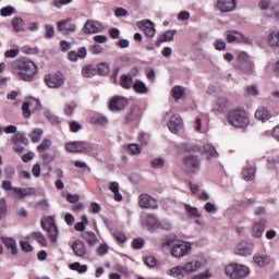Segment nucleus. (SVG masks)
Masks as SVG:
<instances>
[{"label":"nucleus","instance_id":"0eeeda50","mask_svg":"<svg viewBox=\"0 0 279 279\" xmlns=\"http://www.w3.org/2000/svg\"><path fill=\"white\" fill-rule=\"evenodd\" d=\"M66 82V77L62 72H57L53 74H46L45 75V83L49 88H62Z\"/></svg>","mask_w":279,"mask_h":279},{"label":"nucleus","instance_id":"09e8293b","mask_svg":"<svg viewBox=\"0 0 279 279\" xmlns=\"http://www.w3.org/2000/svg\"><path fill=\"white\" fill-rule=\"evenodd\" d=\"M77 108V105L74 101L68 102L64 106V114L66 117H72L73 112L75 111V109Z\"/></svg>","mask_w":279,"mask_h":279},{"label":"nucleus","instance_id":"a18cd8bd","mask_svg":"<svg viewBox=\"0 0 279 279\" xmlns=\"http://www.w3.org/2000/svg\"><path fill=\"white\" fill-rule=\"evenodd\" d=\"M83 238L85 239L86 243L90 245L92 247L94 245H97V235L94 232H85Z\"/></svg>","mask_w":279,"mask_h":279},{"label":"nucleus","instance_id":"72a5a7b5","mask_svg":"<svg viewBox=\"0 0 279 279\" xmlns=\"http://www.w3.org/2000/svg\"><path fill=\"white\" fill-rule=\"evenodd\" d=\"M202 151H204V154H207V160H210V158H217L219 156V153H217L215 146L210 144H205L202 148Z\"/></svg>","mask_w":279,"mask_h":279},{"label":"nucleus","instance_id":"58836bf2","mask_svg":"<svg viewBox=\"0 0 279 279\" xmlns=\"http://www.w3.org/2000/svg\"><path fill=\"white\" fill-rule=\"evenodd\" d=\"M175 37V31H167L159 37V43H157V46L160 47L161 43H169L173 40Z\"/></svg>","mask_w":279,"mask_h":279},{"label":"nucleus","instance_id":"a211bd4d","mask_svg":"<svg viewBox=\"0 0 279 279\" xmlns=\"http://www.w3.org/2000/svg\"><path fill=\"white\" fill-rule=\"evenodd\" d=\"M143 226H146L148 230H159L160 229V221L156 216L148 214L144 218H142Z\"/></svg>","mask_w":279,"mask_h":279},{"label":"nucleus","instance_id":"e433bc0d","mask_svg":"<svg viewBox=\"0 0 279 279\" xmlns=\"http://www.w3.org/2000/svg\"><path fill=\"white\" fill-rule=\"evenodd\" d=\"M29 239H34V241H37V243H39L41 247H47V238L40 232L31 233Z\"/></svg>","mask_w":279,"mask_h":279},{"label":"nucleus","instance_id":"f704fd0d","mask_svg":"<svg viewBox=\"0 0 279 279\" xmlns=\"http://www.w3.org/2000/svg\"><path fill=\"white\" fill-rule=\"evenodd\" d=\"M255 173H256V168H254V166H248V167L243 168L242 178H243V180L252 181V180H254Z\"/></svg>","mask_w":279,"mask_h":279},{"label":"nucleus","instance_id":"4be33fe9","mask_svg":"<svg viewBox=\"0 0 279 279\" xmlns=\"http://www.w3.org/2000/svg\"><path fill=\"white\" fill-rule=\"evenodd\" d=\"M253 260L257 267H268V265H271V256L264 253H256L253 256Z\"/></svg>","mask_w":279,"mask_h":279},{"label":"nucleus","instance_id":"ea45409f","mask_svg":"<svg viewBox=\"0 0 279 279\" xmlns=\"http://www.w3.org/2000/svg\"><path fill=\"white\" fill-rule=\"evenodd\" d=\"M184 95H186V90L184 89V87L177 85L172 88V97L173 99H175V101L182 99Z\"/></svg>","mask_w":279,"mask_h":279},{"label":"nucleus","instance_id":"a878e982","mask_svg":"<svg viewBox=\"0 0 279 279\" xmlns=\"http://www.w3.org/2000/svg\"><path fill=\"white\" fill-rule=\"evenodd\" d=\"M133 90L137 93L138 95H147L149 93V87H147V84L141 80H136L133 83Z\"/></svg>","mask_w":279,"mask_h":279},{"label":"nucleus","instance_id":"c756f323","mask_svg":"<svg viewBox=\"0 0 279 279\" xmlns=\"http://www.w3.org/2000/svg\"><path fill=\"white\" fill-rule=\"evenodd\" d=\"M269 47L275 49H279V31H272L267 36Z\"/></svg>","mask_w":279,"mask_h":279},{"label":"nucleus","instance_id":"bb28decb","mask_svg":"<svg viewBox=\"0 0 279 279\" xmlns=\"http://www.w3.org/2000/svg\"><path fill=\"white\" fill-rule=\"evenodd\" d=\"M201 268L202 262L199 260H191L183 266V269H185V274H195V271H197Z\"/></svg>","mask_w":279,"mask_h":279},{"label":"nucleus","instance_id":"aec40b11","mask_svg":"<svg viewBox=\"0 0 279 279\" xmlns=\"http://www.w3.org/2000/svg\"><path fill=\"white\" fill-rule=\"evenodd\" d=\"M13 193L17 199H25V197H29L36 194L35 187H13Z\"/></svg>","mask_w":279,"mask_h":279},{"label":"nucleus","instance_id":"9d476101","mask_svg":"<svg viewBox=\"0 0 279 279\" xmlns=\"http://www.w3.org/2000/svg\"><path fill=\"white\" fill-rule=\"evenodd\" d=\"M38 108H40V101L38 99H31L25 101L22 105L23 117L25 119H29V117H32L33 110H38Z\"/></svg>","mask_w":279,"mask_h":279},{"label":"nucleus","instance_id":"49530a36","mask_svg":"<svg viewBox=\"0 0 279 279\" xmlns=\"http://www.w3.org/2000/svg\"><path fill=\"white\" fill-rule=\"evenodd\" d=\"M239 69L245 75H252V73H254V61H251L244 65H240Z\"/></svg>","mask_w":279,"mask_h":279},{"label":"nucleus","instance_id":"37998d69","mask_svg":"<svg viewBox=\"0 0 279 279\" xmlns=\"http://www.w3.org/2000/svg\"><path fill=\"white\" fill-rule=\"evenodd\" d=\"M132 76L130 75H122L120 78V85L122 88H125V90H130V88H132Z\"/></svg>","mask_w":279,"mask_h":279},{"label":"nucleus","instance_id":"2f4dec72","mask_svg":"<svg viewBox=\"0 0 279 279\" xmlns=\"http://www.w3.org/2000/svg\"><path fill=\"white\" fill-rule=\"evenodd\" d=\"M185 274H186V270L184 269V266L173 267L168 272L169 276H172V278H177V279H183Z\"/></svg>","mask_w":279,"mask_h":279},{"label":"nucleus","instance_id":"603ef678","mask_svg":"<svg viewBox=\"0 0 279 279\" xmlns=\"http://www.w3.org/2000/svg\"><path fill=\"white\" fill-rule=\"evenodd\" d=\"M8 217V204H5V199H0V220L5 219Z\"/></svg>","mask_w":279,"mask_h":279},{"label":"nucleus","instance_id":"de8ad7c7","mask_svg":"<svg viewBox=\"0 0 279 279\" xmlns=\"http://www.w3.org/2000/svg\"><path fill=\"white\" fill-rule=\"evenodd\" d=\"M98 75H108L110 73V65L107 62H101L97 65Z\"/></svg>","mask_w":279,"mask_h":279},{"label":"nucleus","instance_id":"c9c22d12","mask_svg":"<svg viewBox=\"0 0 279 279\" xmlns=\"http://www.w3.org/2000/svg\"><path fill=\"white\" fill-rule=\"evenodd\" d=\"M82 75L83 77H95L97 75V68L95 65H84L82 69Z\"/></svg>","mask_w":279,"mask_h":279},{"label":"nucleus","instance_id":"13d9d810","mask_svg":"<svg viewBox=\"0 0 279 279\" xmlns=\"http://www.w3.org/2000/svg\"><path fill=\"white\" fill-rule=\"evenodd\" d=\"M15 10L13 7H4L0 10V16H12L14 14Z\"/></svg>","mask_w":279,"mask_h":279},{"label":"nucleus","instance_id":"f8f14e48","mask_svg":"<svg viewBox=\"0 0 279 279\" xmlns=\"http://www.w3.org/2000/svg\"><path fill=\"white\" fill-rule=\"evenodd\" d=\"M168 128L172 134H178L184 128V121L179 114H173L168 122Z\"/></svg>","mask_w":279,"mask_h":279},{"label":"nucleus","instance_id":"4c0bfd02","mask_svg":"<svg viewBox=\"0 0 279 279\" xmlns=\"http://www.w3.org/2000/svg\"><path fill=\"white\" fill-rule=\"evenodd\" d=\"M11 25H12L14 32H24V29H25V22H23V19H21V17H14L11 21Z\"/></svg>","mask_w":279,"mask_h":279},{"label":"nucleus","instance_id":"f3484780","mask_svg":"<svg viewBox=\"0 0 279 279\" xmlns=\"http://www.w3.org/2000/svg\"><path fill=\"white\" fill-rule=\"evenodd\" d=\"M128 106V99L125 97L121 96H114L111 98L109 102V109H111L113 112H117L119 110H123Z\"/></svg>","mask_w":279,"mask_h":279},{"label":"nucleus","instance_id":"7ed1b4c3","mask_svg":"<svg viewBox=\"0 0 279 279\" xmlns=\"http://www.w3.org/2000/svg\"><path fill=\"white\" fill-rule=\"evenodd\" d=\"M229 123L233 128H247L250 125V114L244 109H234L229 112Z\"/></svg>","mask_w":279,"mask_h":279},{"label":"nucleus","instance_id":"ddd939ff","mask_svg":"<svg viewBox=\"0 0 279 279\" xmlns=\"http://www.w3.org/2000/svg\"><path fill=\"white\" fill-rule=\"evenodd\" d=\"M57 29L64 36H69V34H73V32H75L76 26L71 23V20H63L57 23Z\"/></svg>","mask_w":279,"mask_h":279},{"label":"nucleus","instance_id":"20e7f679","mask_svg":"<svg viewBox=\"0 0 279 279\" xmlns=\"http://www.w3.org/2000/svg\"><path fill=\"white\" fill-rule=\"evenodd\" d=\"M225 272L229 278L243 279L250 276V267L241 264H231L225 268Z\"/></svg>","mask_w":279,"mask_h":279},{"label":"nucleus","instance_id":"412c9836","mask_svg":"<svg viewBox=\"0 0 279 279\" xmlns=\"http://www.w3.org/2000/svg\"><path fill=\"white\" fill-rule=\"evenodd\" d=\"M137 27L144 31L148 38H154L156 36V28H154V23L148 20L137 22Z\"/></svg>","mask_w":279,"mask_h":279},{"label":"nucleus","instance_id":"a19ab883","mask_svg":"<svg viewBox=\"0 0 279 279\" xmlns=\"http://www.w3.org/2000/svg\"><path fill=\"white\" fill-rule=\"evenodd\" d=\"M44 117L49 121L52 125H60V118L49 110H45Z\"/></svg>","mask_w":279,"mask_h":279},{"label":"nucleus","instance_id":"9b49d317","mask_svg":"<svg viewBox=\"0 0 279 279\" xmlns=\"http://www.w3.org/2000/svg\"><path fill=\"white\" fill-rule=\"evenodd\" d=\"M258 8L264 12V16H266V19H274L276 4H271V0H260Z\"/></svg>","mask_w":279,"mask_h":279},{"label":"nucleus","instance_id":"052dcab7","mask_svg":"<svg viewBox=\"0 0 279 279\" xmlns=\"http://www.w3.org/2000/svg\"><path fill=\"white\" fill-rule=\"evenodd\" d=\"M19 53H21V49L19 48L7 50L4 52V58H19Z\"/></svg>","mask_w":279,"mask_h":279},{"label":"nucleus","instance_id":"c03bdc74","mask_svg":"<svg viewBox=\"0 0 279 279\" xmlns=\"http://www.w3.org/2000/svg\"><path fill=\"white\" fill-rule=\"evenodd\" d=\"M70 269H72V271H77L78 274H86L88 271V266L75 262L70 265Z\"/></svg>","mask_w":279,"mask_h":279},{"label":"nucleus","instance_id":"5701e85b","mask_svg":"<svg viewBox=\"0 0 279 279\" xmlns=\"http://www.w3.org/2000/svg\"><path fill=\"white\" fill-rule=\"evenodd\" d=\"M230 106V101L226 97H218L213 106L215 112H225Z\"/></svg>","mask_w":279,"mask_h":279},{"label":"nucleus","instance_id":"774afa93","mask_svg":"<svg viewBox=\"0 0 279 279\" xmlns=\"http://www.w3.org/2000/svg\"><path fill=\"white\" fill-rule=\"evenodd\" d=\"M206 213H217V205L210 202H207L204 206Z\"/></svg>","mask_w":279,"mask_h":279},{"label":"nucleus","instance_id":"79ce46f5","mask_svg":"<svg viewBox=\"0 0 279 279\" xmlns=\"http://www.w3.org/2000/svg\"><path fill=\"white\" fill-rule=\"evenodd\" d=\"M238 62L240 66H244L245 64H250V62H254V60H252V57L246 52H240L238 54Z\"/></svg>","mask_w":279,"mask_h":279},{"label":"nucleus","instance_id":"dca6fc26","mask_svg":"<svg viewBox=\"0 0 279 279\" xmlns=\"http://www.w3.org/2000/svg\"><path fill=\"white\" fill-rule=\"evenodd\" d=\"M101 29H104V25L98 21L88 20L83 26L84 34H99Z\"/></svg>","mask_w":279,"mask_h":279},{"label":"nucleus","instance_id":"8fccbe9b","mask_svg":"<svg viewBox=\"0 0 279 279\" xmlns=\"http://www.w3.org/2000/svg\"><path fill=\"white\" fill-rule=\"evenodd\" d=\"M43 134H44L43 129H35L31 134V138L33 143H40V138H43Z\"/></svg>","mask_w":279,"mask_h":279},{"label":"nucleus","instance_id":"1a4fd4ad","mask_svg":"<svg viewBox=\"0 0 279 279\" xmlns=\"http://www.w3.org/2000/svg\"><path fill=\"white\" fill-rule=\"evenodd\" d=\"M138 204L141 208H150L151 210H156L158 208V201L149 194H141L138 197Z\"/></svg>","mask_w":279,"mask_h":279},{"label":"nucleus","instance_id":"3c124183","mask_svg":"<svg viewBox=\"0 0 279 279\" xmlns=\"http://www.w3.org/2000/svg\"><path fill=\"white\" fill-rule=\"evenodd\" d=\"M56 36V28L52 25L46 24L45 25V38L47 40H51Z\"/></svg>","mask_w":279,"mask_h":279},{"label":"nucleus","instance_id":"e2e57ef3","mask_svg":"<svg viewBox=\"0 0 279 279\" xmlns=\"http://www.w3.org/2000/svg\"><path fill=\"white\" fill-rule=\"evenodd\" d=\"M226 47H227V44H226V40L223 39H217L215 41V49L217 51H226Z\"/></svg>","mask_w":279,"mask_h":279},{"label":"nucleus","instance_id":"338daca9","mask_svg":"<svg viewBox=\"0 0 279 279\" xmlns=\"http://www.w3.org/2000/svg\"><path fill=\"white\" fill-rule=\"evenodd\" d=\"M132 245L134 250H143V246L145 245V240L137 238L133 240Z\"/></svg>","mask_w":279,"mask_h":279},{"label":"nucleus","instance_id":"f257e3e1","mask_svg":"<svg viewBox=\"0 0 279 279\" xmlns=\"http://www.w3.org/2000/svg\"><path fill=\"white\" fill-rule=\"evenodd\" d=\"M11 66L14 71H17V76L20 80H23V82H33L34 77L38 74V66H36L34 61L27 58L13 61Z\"/></svg>","mask_w":279,"mask_h":279},{"label":"nucleus","instance_id":"39448f33","mask_svg":"<svg viewBox=\"0 0 279 279\" xmlns=\"http://www.w3.org/2000/svg\"><path fill=\"white\" fill-rule=\"evenodd\" d=\"M65 149L71 154H93L95 145L88 142H72L65 145Z\"/></svg>","mask_w":279,"mask_h":279},{"label":"nucleus","instance_id":"473e14b6","mask_svg":"<svg viewBox=\"0 0 279 279\" xmlns=\"http://www.w3.org/2000/svg\"><path fill=\"white\" fill-rule=\"evenodd\" d=\"M184 210L187 217H190V219H199V217H202V214H199V210L197 209V207H193L186 204L184 205Z\"/></svg>","mask_w":279,"mask_h":279},{"label":"nucleus","instance_id":"bf43d9fd","mask_svg":"<svg viewBox=\"0 0 279 279\" xmlns=\"http://www.w3.org/2000/svg\"><path fill=\"white\" fill-rule=\"evenodd\" d=\"M22 53H26V56H36L38 53V48H32L29 46H24L21 49Z\"/></svg>","mask_w":279,"mask_h":279},{"label":"nucleus","instance_id":"cd10ccee","mask_svg":"<svg viewBox=\"0 0 279 279\" xmlns=\"http://www.w3.org/2000/svg\"><path fill=\"white\" fill-rule=\"evenodd\" d=\"M255 118L258 119V121H269L271 119V113H269V110L265 107H259L255 111Z\"/></svg>","mask_w":279,"mask_h":279},{"label":"nucleus","instance_id":"f03ea898","mask_svg":"<svg viewBox=\"0 0 279 279\" xmlns=\"http://www.w3.org/2000/svg\"><path fill=\"white\" fill-rule=\"evenodd\" d=\"M166 245L170 247L171 255L174 258H184V256H189L191 250H193L191 243L180 240H167Z\"/></svg>","mask_w":279,"mask_h":279},{"label":"nucleus","instance_id":"4468645a","mask_svg":"<svg viewBox=\"0 0 279 279\" xmlns=\"http://www.w3.org/2000/svg\"><path fill=\"white\" fill-rule=\"evenodd\" d=\"M0 241L4 247H7L8 252L12 254V256H16V254H19V245L16 244V240H14V238L1 236Z\"/></svg>","mask_w":279,"mask_h":279},{"label":"nucleus","instance_id":"c85d7f7f","mask_svg":"<svg viewBox=\"0 0 279 279\" xmlns=\"http://www.w3.org/2000/svg\"><path fill=\"white\" fill-rule=\"evenodd\" d=\"M109 191H111V193H113L114 199L117 202H123V195L120 192L119 182H117V181L110 182Z\"/></svg>","mask_w":279,"mask_h":279},{"label":"nucleus","instance_id":"393cba45","mask_svg":"<svg viewBox=\"0 0 279 279\" xmlns=\"http://www.w3.org/2000/svg\"><path fill=\"white\" fill-rule=\"evenodd\" d=\"M263 232H265V220L254 222L252 228V235L255 239H260V236H263Z\"/></svg>","mask_w":279,"mask_h":279},{"label":"nucleus","instance_id":"0e129e2a","mask_svg":"<svg viewBox=\"0 0 279 279\" xmlns=\"http://www.w3.org/2000/svg\"><path fill=\"white\" fill-rule=\"evenodd\" d=\"M113 236L116 240H118L119 243H125L128 241V235L121 231L114 232Z\"/></svg>","mask_w":279,"mask_h":279},{"label":"nucleus","instance_id":"423d86ee","mask_svg":"<svg viewBox=\"0 0 279 279\" xmlns=\"http://www.w3.org/2000/svg\"><path fill=\"white\" fill-rule=\"evenodd\" d=\"M41 228L48 232L51 243H56L58 241V227L56 226V221L52 217L41 219Z\"/></svg>","mask_w":279,"mask_h":279},{"label":"nucleus","instance_id":"864d4df0","mask_svg":"<svg viewBox=\"0 0 279 279\" xmlns=\"http://www.w3.org/2000/svg\"><path fill=\"white\" fill-rule=\"evenodd\" d=\"M17 128L15 125L0 126V136L1 134H16Z\"/></svg>","mask_w":279,"mask_h":279},{"label":"nucleus","instance_id":"b1692460","mask_svg":"<svg viewBox=\"0 0 279 279\" xmlns=\"http://www.w3.org/2000/svg\"><path fill=\"white\" fill-rule=\"evenodd\" d=\"M72 250L75 256H78L80 258H84V256H86V245L81 240H76L72 244Z\"/></svg>","mask_w":279,"mask_h":279},{"label":"nucleus","instance_id":"6ab92c4d","mask_svg":"<svg viewBox=\"0 0 279 279\" xmlns=\"http://www.w3.org/2000/svg\"><path fill=\"white\" fill-rule=\"evenodd\" d=\"M185 167L190 173H195L199 170V158L197 156L190 155L184 159Z\"/></svg>","mask_w":279,"mask_h":279},{"label":"nucleus","instance_id":"2eb2a0df","mask_svg":"<svg viewBox=\"0 0 279 279\" xmlns=\"http://www.w3.org/2000/svg\"><path fill=\"white\" fill-rule=\"evenodd\" d=\"M216 8L222 13L233 12V10H236V0H218Z\"/></svg>","mask_w":279,"mask_h":279},{"label":"nucleus","instance_id":"6e6d98bb","mask_svg":"<svg viewBox=\"0 0 279 279\" xmlns=\"http://www.w3.org/2000/svg\"><path fill=\"white\" fill-rule=\"evenodd\" d=\"M51 147V141L50 140H44L40 145L37 147V150L39 154H43V151H47Z\"/></svg>","mask_w":279,"mask_h":279},{"label":"nucleus","instance_id":"680f3d73","mask_svg":"<svg viewBox=\"0 0 279 279\" xmlns=\"http://www.w3.org/2000/svg\"><path fill=\"white\" fill-rule=\"evenodd\" d=\"M110 247L108 246V244L102 243L99 245L98 250H97V254L98 256H106V254H108Z\"/></svg>","mask_w":279,"mask_h":279},{"label":"nucleus","instance_id":"7c9ffc66","mask_svg":"<svg viewBox=\"0 0 279 279\" xmlns=\"http://www.w3.org/2000/svg\"><path fill=\"white\" fill-rule=\"evenodd\" d=\"M235 254H238V256H250L252 255V247H247V243L242 242L238 244Z\"/></svg>","mask_w":279,"mask_h":279},{"label":"nucleus","instance_id":"4d7b16f0","mask_svg":"<svg viewBox=\"0 0 279 279\" xmlns=\"http://www.w3.org/2000/svg\"><path fill=\"white\" fill-rule=\"evenodd\" d=\"M128 149L132 156H138L141 154V146L138 144L128 145Z\"/></svg>","mask_w":279,"mask_h":279},{"label":"nucleus","instance_id":"5fc2aeb1","mask_svg":"<svg viewBox=\"0 0 279 279\" xmlns=\"http://www.w3.org/2000/svg\"><path fill=\"white\" fill-rule=\"evenodd\" d=\"M153 169H162L165 167V159L162 158H155L150 161Z\"/></svg>","mask_w":279,"mask_h":279},{"label":"nucleus","instance_id":"69168bd1","mask_svg":"<svg viewBox=\"0 0 279 279\" xmlns=\"http://www.w3.org/2000/svg\"><path fill=\"white\" fill-rule=\"evenodd\" d=\"M213 278V274H210V270H206L204 272L194 275L192 279H209Z\"/></svg>","mask_w":279,"mask_h":279},{"label":"nucleus","instance_id":"6e6552de","mask_svg":"<svg viewBox=\"0 0 279 279\" xmlns=\"http://www.w3.org/2000/svg\"><path fill=\"white\" fill-rule=\"evenodd\" d=\"M227 43H244L245 45H252V39L243 35L241 32L229 31L227 32Z\"/></svg>","mask_w":279,"mask_h":279}]
</instances>
